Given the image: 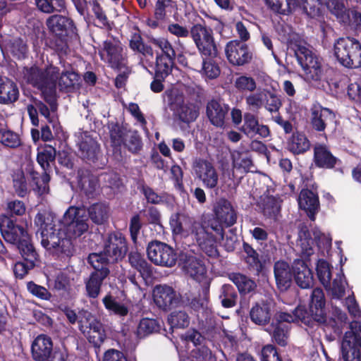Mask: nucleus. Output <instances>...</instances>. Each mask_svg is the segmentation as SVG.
Segmentation results:
<instances>
[{"mask_svg": "<svg viewBox=\"0 0 361 361\" xmlns=\"http://www.w3.org/2000/svg\"><path fill=\"white\" fill-rule=\"evenodd\" d=\"M310 298L309 312L305 307L298 306L292 313L276 311L274 314L271 322L265 329L274 343L283 348L288 345L292 323L301 322L312 326L314 322L320 324L326 322L325 296L322 289H313Z\"/></svg>", "mask_w": 361, "mask_h": 361, "instance_id": "1", "label": "nucleus"}, {"mask_svg": "<svg viewBox=\"0 0 361 361\" xmlns=\"http://www.w3.org/2000/svg\"><path fill=\"white\" fill-rule=\"evenodd\" d=\"M21 74L25 82L42 91L51 111H55L57 109L56 80L59 78V68L51 65L42 70L36 66H32L23 67Z\"/></svg>", "mask_w": 361, "mask_h": 361, "instance_id": "2", "label": "nucleus"}, {"mask_svg": "<svg viewBox=\"0 0 361 361\" xmlns=\"http://www.w3.org/2000/svg\"><path fill=\"white\" fill-rule=\"evenodd\" d=\"M35 223L39 226L41 244L46 250L56 253H71V240L65 237L63 231L55 228L52 220L45 214L38 213L35 218Z\"/></svg>", "mask_w": 361, "mask_h": 361, "instance_id": "3", "label": "nucleus"}, {"mask_svg": "<svg viewBox=\"0 0 361 361\" xmlns=\"http://www.w3.org/2000/svg\"><path fill=\"white\" fill-rule=\"evenodd\" d=\"M222 24L216 18H209V21H204V81L209 82L216 80L221 75V69L217 59L218 50L213 38V31L220 32Z\"/></svg>", "mask_w": 361, "mask_h": 361, "instance_id": "4", "label": "nucleus"}, {"mask_svg": "<svg viewBox=\"0 0 361 361\" xmlns=\"http://www.w3.org/2000/svg\"><path fill=\"white\" fill-rule=\"evenodd\" d=\"M334 55L343 66L361 67V43L353 37H340L334 45Z\"/></svg>", "mask_w": 361, "mask_h": 361, "instance_id": "5", "label": "nucleus"}, {"mask_svg": "<svg viewBox=\"0 0 361 361\" xmlns=\"http://www.w3.org/2000/svg\"><path fill=\"white\" fill-rule=\"evenodd\" d=\"M295 56L298 63L305 72L307 80L314 85L319 82L321 77L327 73L330 67L322 63V59L304 46H298L295 50Z\"/></svg>", "mask_w": 361, "mask_h": 361, "instance_id": "6", "label": "nucleus"}, {"mask_svg": "<svg viewBox=\"0 0 361 361\" xmlns=\"http://www.w3.org/2000/svg\"><path fill=\"white\" fill-rule=\"evenodd\" d=\"M295 56L298 63L305 72L307 80L314 85L319 82L321 77L327 73L330 67L322 63V59L304 46H298L295 50Z\"/></svg>", "mask_w": 361, "mask_h": 361, "instance_id": "7", "label": "nucleus"}, {"mask_svg": "<svg viewBox=\"0 0 361 361\" xmlns=\"http://www.w3.org/2000/svg\"><path fill=\"white\" fill-rule=\"evenodd\" d=\"M341 354L344 361H361V322L349 324L341 342Z\"/></svg>", "mask_w": 361, "mask_h": 361, "instance_id": "8", "label": "nucleus"}, {"mask_svg": "<svg viewBox=\"0 0 361 361\" xmlns=\"http://www.w3.org/2000/svg\"><path fill=\"white\" fill-rule=\"evenodd\" d=\"M215 218L209 221L207 228H211L219 238L224 239V226L231 227L235 224L237 215L228 201L219 202L214 209Z\"/></svg>", "mask_w": 361, "mask_h": 361, "instance_id": "9", "label": "nucleus"}, {"mask_svg": "<svg viewBox=\"0 0 361 361\" xmlns=\"http://www.w3.org/2000/svg\"><path fill=\"white\" fill-rule=\"evenodd\" d=\"M312 164L318 169L332 170L340 174L344 173L343 161L335 156L329 147L324 143H316L314 145Z\"/></svg>", "mask_w": 361, "mask_h": 361, "instance_id": "10", "label": "nucleus"}, {"mask_svg": "<svg viewBox=\"0 0 361 361\" xmlns=\"http://www.w3.org/2000/svg\"><path fill=\"white\" fill-rule=\"evenodd\" d=\"M309 114L312 129L319 133H324L327 128L337 123L336 112L319 102L311 105Z\"/></svg>", "mask_w": 361, "mask_h": 361, "instance_id": "11", "label": "nucleus"}, {"mask_svg": "<svg viewBox=\"0 0 361 361\" xmlns=\"http://www.w3.org/2000/svg\"><path fill=\"white\" fill-rule=\"evenodd\" d=\"M46 25L49 32L61 40V50L66 48V38L68 35L76 34V27L73 20L68 16L54 14L46 20Z\"/></svg>", "mask_w": 361, "mask_h": 361, "instance_id": "12", "label": "nucleus"}, {"mask_svg": "<svg viewBox=\"0 0 361 361\" xmlns=\"http://www.w3.org/2000/svg\"><path fill=\"white\" fill-rule=\"evenodd\" d=\"M147 252L149 259L156 265L172 267L177 261L173 249L161 241L150 242L147 247Z\"/></svg>", "mask_w": 361, "mask_h": 361, "instance_id": "13", "label": "nucleus"}, {"mask_svg": "<svg viewBox=\"0 0 361 361\" xmlns=\"http://www.w3.org/2000/svg\"><path fill=\"white\" fill-rule=\"evenodd\" d=\"M63 221L70 237H80L89 228L86 212L81 208L70 207L64 214Z\"/></svg>", "mask_w": 361, "mask_h": 361, "instance_id": "14", "label": "nucleus"}, {"mask_svg": "<svg viewBox=\"0 0 361 361\" xmlns=\"http://www.w3.org/2000/svg\"><path fill=\"white\" fill-rule=\"evenodd\" d=\"M225 54L228 61L233 66H243L252 60V52L248 45L238 39L227 42Z\"/></svg>", "mask_w": 361, "mask_h": 361, "instance_id": "15", "label": "nucleus"}, {"mask_svg": "<svg viewBox=\"0 0 361 361\" xmlns=\"http://www.w3.org/2000/svg\"><path fill=\"white\" fill-rule=\"evenodd\" d=\"M102 58L105 59L111 68L120 70L126 66V55L121 43L116 39H109L103 42L100 51Z\"/></svg>", "mask_w": 361, "mask_h": 361, "instance_id": "16", "label": "nucleus"}, {"mask_svg": "<svg viewBox=\"0 0 361 361\" xmlns=\"http://www.w3.org/2000/svg\"><path fill=\"white\" fill-rule=\"evenodd\" d=\"M103 249L112 263H116L122 260L128 250L127 240L121 233H109L104 242Z\"/></svg>", "mask_w": 361, "mask_h": 361, "instance_id": "17", "label": "nucleus"}, {"mask_svg": "<svg viewBox=\"0 0 361 361\" xmlns=\"http://www.w3.org/2000/svg\"><path fill=\"white\" fill-rule=\"evenodd\" d=\"M153 298L155 304L164 310L177 307L182 303L180 293L166 285L157 286L153 290Z\"/></svg>", "mask_w": 361, "mask_h": 361, "instance_id": "18", "label": "nucleus"}, {"mask_svg": "<svg viewBox=\"0 0 361 361\" xmlns=\"http://www.w3.org/2000/svg\"><path fill=\"white\" fill-rule=\"evenodd\" d=\"M0 231L3 238L11 244L18 245L29 237L23 226L16 224L5 214L0 215Z\"/></svg>", "mask_w": 361, "mask_h": 361, "instance_id": "19", "label": "nucleus"}, {"mask_svg": "<svg viewBox=\"0 0 361 361\" xmlns=\"http://www.w3.org/2000/svg\"><path fill=\"white\" fill-rule=\"evenodd\" d=\"M326 73L321 77L319 82H316L313 86L328 91L332 96L343 93L346 86L345 80L337 78L334 68L331 67L327 68Z\"/></svg>", "mask_w": 361, "mask_h": 361, "instance_id": "20", "label": "nucleus"}, {"mask_svg": "<svg viewBox=\"0 0 361 361\" xmlns=\"http://www.w3.org/2000/svg\"><path fill=\"white\" fill-rule=\"evenodd\" d=\"M299 207L305 211L310 220L315 219V215L319 209V196L317 192L310 189H302L298 197Z\"/></svg>", "mask_w": 361, "mask_h": 361, "instance_id": "21", "label": "nucleus"}, {"mask_svg": "<svg viewBox=\"0 0 361 361\" xmlns=\"http://www.w3.org/2000/svg\"><path fill=\"white\" fill-rule=\"evenodd\" d=\"M313 235L314 238H312L307 226L304 225L300 228L298 233L300 245L302 252L307 256H310L314 253L313 247L314 245L320 247L321 239L324 237V234L319 231H314Z\"/></svg>", "mask_w": 361, "mask_h": 361, "instance_id": "22", "label": "nucleus"}, {"mask_svg": "<svg viewBox=\"0 0 361 361\" xmlns=\"http://www.w3.org/2000/svg\"><path fill=\"white\" fill-rule=\"evenodd\" d=\"M295 283L301 288H310L314 283L313 274L302 259H295L292 265Z\"/></svg>", "mask_w": 361, "mask_h": 361, "instance_id": "23", "label": "nucleus"}, {"mask_svg": "<svg viewBox=\"0 0 361 361\" xmlns=\"http://www.w3.org/2000/svg\"><path fill=\"white\" fill-rule=\"evenodd\" d=\"M274 274L277 288L281 291L287 290L292 284L293 268L285 261H277L274 265Z\"/></svg>", "mask_w": 361, "mask_h": 361, "instance_id": "24", "label": "nucleus"}, {"mask_svg": "<svg viewBox=\"0 0 361 361\" xmlns=\"http://www.w3.org/2000/svg\"><path fill=\"white\" fill-rule=\"evenodd\" d=\"M228 111V105L212 99L207 105L206 113L212 125L223 128L225 125V118Z\"/></svg>", "mask_w": 361, "mask_h": 361, "instance_id": "25", "label": "nucleus"}, {"mask_svg": "<svg viewBox=\"0 0 361 361\" xmlns=\"http://www.w3.org/2000/svg\"><path fill=\"white\" fill-rule=\"evenodd\" d=\"M53 344L50 337L41 334L32 344V355L35 361H45L53 353Z\"/></svg>", "mask_w": 361, "mask_h": 361, "instance_id": "26", "label": "nucleus"}, {"mask_svg": "<svg viewBox=\"0 0 361 361\" xmlns=\"http://www.w3.org/2000/svg\"><path fill=\"white\" fill-rule=\"evenodd\" d=\"M78 145L79 154L82 159L92 162L98 159L100 153L99 145L97 140L87 133H83L81 141Z\"/></svg>", "mask_w": 361, "mask_h": 361, "instance_id": "27", "label": "nucleus"}, {"mask_svg": "<svg viewBox=\"0 0 361 361\" xmlns=\"http://www.w3.org/2000/svg\"><path fill=\"white\" fill-rule=\"evenodd\" d=\"M273 315L270 304L264 302L256 303L250 311L251 321L254 324L262 326L269 325L271 322Z\"/></svg>", "mask_w": 361, "mask_h": 361, "instance_id": "28", "label": "nucleus"}, {"mask_svg": "<svg viewBox=\"0 0 361 361\" xmlns=\"http://www.w3.org/2000/svg\"><path fill=\"white\" fill-rule=\"evenodd\" d=\"M109 273V269H102L90 274L85 281V289L89 298H97L99 296L103 281Z\"/></svg>", "mask_w": 361, "mask_h": 361, "instance_id": "29", "label": "nucleus"}, {"mask_svg": "<svg viewBox=\"0 0 361 361\" xmlns=\"http://www.w3.org/2000/svg\"><path fill=\"white\" fill-rule=\"evenodd\" d=\"M77 178L78 187L87 196L93 195L99 188L97 176L87 169H79Z\"/></svg>", "mask_w": 361, "mask_h": 361, "instance_id": "30", "label": "nucleus"}, {"mask_svg": "<svg viewBox=\"0 0 361 361\" xmlns=\"http://www.w3.org/2000/svg\"><path fill=\"white\" fill-rule=\"evenodd\" d=\"M310 141L302 132L293 133L287 140V149L294 155L303 154L310 149Z\"/></svg>", "mask_w": 361, "mask_h": 361, "instance_id": "31", "label": "nucleus"}, {"mask_svg": "<svg viewBox=\"0 0 361 361\" xmlns=\"http://www.w3.org/2000/svg\"><path fill=\"white\" fill-rule=\"evenodd\" d=\"M19 96V90L16 84L7 78H0V103L11 104L15 102Z\"/></svg>", "mask_w": 361, "mask_h": 361, "instance_id": "32", "label": "nucleus"}, {"mask_svg": "<svg viewBox=\"0 0 361 361\" xmlns=\"http://www.w3.org/2000/svg\"><path fill=\"white\" fill-rule=\"evenodd\" d=\"M80 76L73 71H59V78L56 80V87L60 91L72 92L79 87Z\"/></svg>", "mask_w": 361, "mask_h": 361, "instance_id": "33", "label": "nucleus"}, {"mask_svg": "<svg viewBox=\"0 0 361 361\" xmlns=\"http://www.w3.org/2000/svg\"><path fill=\"white\" fill-rule=\"evenodd\" d=\"M128 260L131 267L137 270L143 278H148L152 274L151 265L137 251H130L128 255Z\"/></svg>", "mask_w": 361, "mask_h": 361, "instance_id": "34", "label": "nucleus"}, {"mask_svg": "<svg viewBox=\"0 0 361 361\" xmlns=\"http://www.w3.org/2000/svg\"><path fill=\"white\" fill-rule=\"evenodd\" d=\"M228 279L236 286L241 294L253 292L257 288V284L254 280L241 273H231L228 275Z\"/></svg>", "mask_w": 361, "mask_h": 361, "instance_id": "35", "label": "nucleus"}, {"mask_svg": "<svg viewBox=\"0 0 361 361\" xmlns=\"http://www.w3.org/2000/svg\"><path fill=\"white\" fill-rule=\"evenodd\" d=\"M258 206L267 218H275L281 209L278 199L272 195L261 196Z\"/></svg>", "mask_w": 361, "mask_h": 361, "instance_id": "36", "label": "nucleus"}, {"mask_svg": "<svg viewBox=\"0 0 361 361\" xmlns=\"http://www.w3.org/2000/svg\"><path fill=\"white\" fill-rule=\"evenodd\" d=\"M192 217L183 213H176L171 216L170 226L174 235H183L188 232Z\"/></svg>", "mask_w": 361, "mask_h": 361, "instance_id": "37", "label": "nucleus"}, {"mask_svg": "<svg viewBox=\"0 0 361 361\" xmlns=\"http://www.w3.org/2000/svg\"><path fill=\"white\" fill-rule=\"evenodd\" d=\"M266 5L274 13L289 15L298 6L297 0H264Z\"/></svg>", "mask_w": 361, "mask_h": 361, "instance_id": "38", "label": "nucleus"}, {"mask_svg": "<svg viewBox=\"0 0 361 361\" xmlns=\"http://www.w3.org/2000/svg\"><path fill=\"white\" fill-rule=\"evenodd\" d=\"M31 180L35 187L33 190L39 195H42L49 192V182L50 180L49 172L43 171L41 173L35 171H31Z\"/></svg>", "mask_w": 361, "mask_h": 361, "instance_id": "39", "label": "nucleus"}, {"mask_svg": "<svg viewBox=\"0 0 361 361\" xmlns=\"http://www.w3.org/2000/svg\"><path fill=\"white\" fill-rule=\"evenodd\" d=\"M108 128L111 146L115 149L120 147L123 144L130 130L117 123H109Z\"/></svg>", "mask_w": 361, "mask_h": 361, "instance_id": "40", "label": "nucleus"}, {"mask_svg": "<svg viewBox=\"0 0 361 361\" xmlns=\"http://www.w3.org/2000/svg\"><path fill=\"white\" fill-rule=\"evenodd\" d=\"M87 211L90 219L95 224H103L109 218V209L104 203L93 204Z\"/></svg>", "mask_w": 361, "mask_h": 361, "instance_id": "41", "label": "nucleus"}, {"mask_svg": "<svg viewBox=\"0 0 361 361\" xmlns=\"http://www.w3.org/2000/svg\"><path fill=\"white\" fill-rule=\"evenodd\" d=\"M88 341L96 348H99L106 339V333L103 324L97 322L95 325L89 329L87 333L83 334Z\"/></svg>", "mask_w": 361, "mask_h": 361, "instance_id": "42", "label": "nucleus"}, {"mask_svg": "<svg viewBox=\"0 0 361 361\" xmlns=\"http://www.w3.org/2000/svg\"><path fill=\"white\" fill-rule=\"evenodd\" d=\"M56 155V151L51 145H46L44 149L37 154V160L42 167V171L50 172V164L54 162Z\"/></svg>", "mask_w": 361, "mask_h": 361, "instance_id": "43", "label": "nucleus"}, {"mask_svg": "<svg viewBox=\"0 0 361 361\" xmlns=\"http://www.w3.org/2000/svg\"><path fill=\"white\" fill-rule=\"evenodd\" d=\"M175 59L176 58L156 56V78L164 79L168 76L172 71Z\"/></svg>", "mask_w": 361, "mask_h": 361, "instance_id": "44", "label": "nucleus"}, {"mask_svg": "<svg viewBox=\"0 0 361 361\" xmlns=\"http://www.w3.org/2000/svg\"><path fill=\"white\" fill-rule=\"evenodd\" d=\"M18 248L23 259L30 263V267H34L35 262L37 260L38 255L33 245L30 242V237L18 244Z\"/></svg>", "mask_w": 361, "mask_h": 361, "instance_id": "45", "label": "nucleus"}, {"mask_svg": "<svg viewBox=\"0 0 361 361\" xmlns=\"http://www.w3.org/2000/svg\"><path fill=\"white\" fill-rule=\"evenodd\" d=\"M219 298L221 305L225 308H231L236 305L238 293L235 288L231 284H224L221 288Z\"/></svg>", "mask_w": 361, "mask_h": 361, "instance_id": "46", "label": "nucleus"}, {"mask_svg": "<svg viewBox=\"0 0 361 361\" xmlns=\"http://www.w3.org/2000/svg\"><path fill=\"white\" fill-rule=\"evenodd\" d=\"M220 240L216 233L213 235L208 229L204 228V253L208 257L217 258L219 256L216 243Z\"/></svg>", "mask_w": 361, "mask_h": 361, "instance_id": "47", "label": "nucleus"}, {"mask_svg": "<svg viewBox=\"0 0 361 361\" xmlns=\"http://www.w3.org/2000/svg\"><path fill=\"white\" fill-rule=\"evenodd\" d=\"M87 260L94 269V271L109 269L106 266L109 264H113L109 257L104 253V249L99 253L93 252L90 254Z\"/></svg>", "mask_w": 361, "mask_h": 361, "instance_id": "48", "label": "nucleus"}, {"mask_svg": "<svg viewBox=\"0 0 361 361\" xmlns=\"http://www.w3.org/2000/svg\"><path fill=\"white\" fill-rule=\"evenodd\" d=\"M99 322V320L87 310H81L78 312V328L82 334L87 333L89 329Z\"/></svg>", "mask_w": 361, "mask_h": 361, "instance_id": "49", "label": "nucleus"}, {"mask_svg": "<svg viewBox=\"0 0 361 361\" xmlns=\"http://www.w3.org/2000/svg\"><path fill=\"white\" fill-rule=\"evenodd\" d=\"M179 118L185 122L194 121L199 115V106L197 104H186L181 106L177 111Z\"/></svg>", "mask_w": 361, "mask_h": 361, "instance_id": "50", "label": "nucleus"}, {"mask_svg": "<svg viewBox=\"0 0 361 361\" xmlns=\"http://www.w3.org/2000/svg\"><path fill=\"white\" fill-rule=\"evenodd\" d=\"M37 8L47 13L61 11L65 8L64 0H35Z\"/></svg>", "mask_w": 361, "mask_h": 361, "instance_id": "51", "label": "nucleus"}, {"mask_svg": "<svg viewBox=\"0 0 361 361\" xmlns=\"http://www.w3.org/2000/svg\"><path fill=\"white\" fill-rule=\"evenodd\" d=\"M186 271L190 277L195 281L201 282L203 280V266L201 260L196 257H190L188 259Z\"/></svg>", "mask_w": 361, "mask_h": 361, "instance_id": "52", "label": "nucleus"}, {"mask_svg": "<svg viewBox=\"0 0 361 361\" xmlns=\"http://www.w3.org/2000/svg\"><path fill=\"white\" fill-rule=\"evenodd\" d=\"M13 187L16 195L24 197L28 193L27 183L23 171H17L13 176Z\"/></svg>", "mask_w": 361, "mask_h": 361, "instance_id": "53", "label": "nucleus"}, {"mask_svg": "<svg viewBox=\"0 0 361 361\" xmlns=\"http://www.w3.org/2000/svg\"><path fill=\"white\" fill-rule=\"evenodd\" d=\"M130 152L137 154L142 147V140L137 131L129 130L123 144Z\"/></svg>", "mask_w": 361, "mask_h": 361, "instance_id": "54", "label": "nucleus"}, {"mask_svg": "<svg viewBox=\"0 0 361 361\" xmlns=\"http://www.w3.org/2000/svg\"><path fill=\"white\" fill-rule=\"evenodd\" d=\"M159 324L155 319L144 318L140 320L137 329V336L145 337L159 330Z\"/></svg>", "mask_w": 361, "mask_h": 361, "instance_id": "55", "label": "nucleus"}, {"mask_svg": "<svg viewBox=\"0 0 361 361\" xmlns=\"http://www.w3.org/2000/svg\"><path fill=\"white\" fill-rule=\"evenodd\" d=\"M103 303L105 307L114 314L123 317L128 314V308L118 302L111 295H106L103 300Z\"/></svg>", "mask_w": 361, "mask_h": 361, "instance_id": "56", "label": "nucleus"}, {"mask_svg": "<svg viewBox=\"0 0 361 361\" xmlns=\"http://www.w3.org/2000/svg\"><path fill=\"white\" fill-rule=\"evenodd\" d=\"M316 271L319 281L324 285L330 284L331 279V274L329 264L326 260L319 259L316 267Z\"/></svg>", "mask_w": 361, "mask_h": 361, "instance_id": "57", "label": "nucleus"}, {"mask_svg": "<svg viewBox=\"0 0 361 361\" xmlns=\"http://www.w3.org/2000/svg\"><path fill=\"white\" fill-rule=\"evenodd\" d=\"M0 142L6 147L15 148L20 145V137L16 133L0 128Z\"/></svg>", "mask_w": 361, "mask_h": 361, "instance_id": "58", "label": "nucleus"}, {"mask_svg": "<svg viewBox=\"0 0 361 361\" xmlns=\"http://www.w3.org/2000/svg\"><path fill=\"white\" fill-rule=\"evenodd\" d=\"M259 121L257 117L251 113H245L243 116V125L240 130L246 135L255 136V131L258 126Z\"/></svg>", "mask_w": 361, "mask_h": 361, "instance_id": "59", "label": "nucleus"}, {"mask_svg": "<svg viewBox=\"0 0 361 361\" xmlns=\"http://www.w3.org/2000/svg\"><path fill=\"white\" fill-rule=\"evenodd\" d=\"M234 87L240 92H253L256 89L257 85L253 78L240 75L235 79Z\"/></svg>", "mask_w": 361, "mask_h": 361, "instance_id": "60", "label": "nucleus"}, {"mask_svg": "<svg viewBox=\"0 0 361 361\" xmlns=\"http://www.w3.org/2000/svg\"><path fill=\"white\" fill-rule=\"evenodd\" d=\"M168 321L171 328H184L189 324L188 317L183 311L173 312L169 315Z\"/></svg>", "mask_w": 361, "mask_h": 361, "instance_id": "61", "label": "nucleus"}, {"mask_svg": "<svg viewBox=\"0 0 361 361\" xmlns=\"http://www.w3.org/2000/svg\"><path fill=\"white\" fill-rule=\"evenodd\" d=\"M245 262L247 265V269L259 276L264 275L265 272V263L259 259V254L254 257L245 259Z\"/></svg>", "mask_w": 361, "mask_h": 361, "instance_id": "62", "label": "nucleus"}, {"mask_svg": "<svg viewBox=\"0 0 361 361\" xmlns=\"http://www.w3.org/2000/svg\"><path fill=\"white\" fill-rule=\"evenodd\" d=\"M188 232L194 235L197 245L201 247L203 244V221L200 218L196 219L192 217L191 224L188 227Z\"/></svg>", "mask_w": 361, "mask_h": 361, "instance_id": "63", "label": "nucleus"}, {"mask_svg": "<svg viewBox=\"0 0 361 361\" xmlns=\"http://www.w3.org/2000/svg\"><path fill=\"white\" fill-rule=\"evenodd\" d=\"M11 54L18 59H25L27 54V46L21 39H13L10 46Z\"/></svg>", "mask_w": 361, "mask_h": 361, "instance_id": "64", "label": "nucleus"}]
</instances>
